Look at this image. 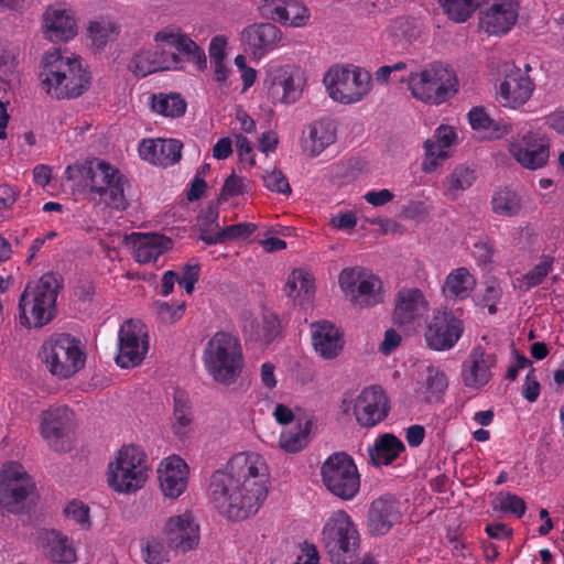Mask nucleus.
I'll return each mask as SVG.
<instances>
[{
	"mask_svg": "<svg viewBox=\"0 0 564 564\" xmlns=\"http://www.w3.org/2000/svg\"><path fill=\"white\" fill-rule=\"evenodd\" d=\"M65 514L80 524L83 528H88L89 522V508L85 503L73 500L65 508Z\"/></svg>",
	"mask_w": 564,
	"mask_h": 564,
	"instance_id": "obj_53",
	"label": "nucleus"
},
{
	"mask_svg": "<svg viewBox=\"0 0 564 564\" xmlns=\"http://www.w3.org/2000/svg\"><path fill=\"white\" fill-rule=\"evenodd\" d=\"M390 409V400L384 390H360L354 402V415L364 427H373L382 422Z\"/></svg>",
	"mask_w": 564,
	"mask_h": 564,
	"instance_id": "obj_21",
	"label": "nucleus"
},
{
	"mask_svg": "<svg viewBox=\"0 0 564 564\" xmlns=\"http://www.w3.org/2000/svg\"><path fill=\"white\" fill-rule=\"evenodd\" d=\"M159 36L166 41V45L170 48L175 47L176 53H178L183 61L186 59L187 62L194 63L199 70L207 67L204 51L186 34L165 29L159 32Z\"/></svg>",
	"mask_w": 564,
	"mask_h": 564,
	"instance_id": "obj_33",
	"label": "nucleus"
},
{
	"mask_svg": "<svg viewBox=\"0 0 564 564\" xmlns=\"http://www.w3.org/2000/svg\"><path fill=\"white\" fill-rule=\"evenodd\" d=\"M242 37L252 54L260 57L278 46L282 40V34L274 24L260 23L246 28Z\"/></svg>",
	"mask_w": 564,
	"mask_h": 564,
	"instance_id": "obj_31",
	"label": "nucleus"
},
{
	"mask_svg": "<svg viewBox=\"0 0 564 564\" xmlns=\"http://www.w3.org/2000/svg\"><path fill=\"white\" fill-rule=\"evenodd\" d=\"M74 414L67 406L51 408L42 412L40 433L55 452L70 449Z\"/></svg>",
	"mask_w": 564,
	"mask_h": 564,
	"instance_id": "obj_16",
	"label": "nucleus"
},
{
	"mask_svg": "<svg viewBox=\"0 0 564 564\" xmlns=\"http://www.w3.org/2000/svg\"><path fill=\"white\" fill-rule=\"evenodd\" d=\"M427 308V302L417 289L401 290L398 293L393 318L399 325L412 323L422 317Z\"/></svg>",
	"mask_w": 564,
	"mask_h": 564,
	"instance_id": "obj_32",
	"label": "nucleus"
},
{
	"mask_svg": "<svg viewBox=\"0 0 564 564\" xmlns=\"http://www.w3.org/2000/svg\"><path fill=\"white\" fill-rule=\"evenodd\" d=\"M158 474L165 497L176 499L185 491L188 468L181 457L174 455L162 460Z\"/></svg>",
	"mask_w": 564,
	"mask_h": 564,
	"instance_id": "obj_24",
	"label": "nucleus"
},
{
	"mask_svg": "<svg viewBox=\"0 0 564 564\" xmlns=\"http://www.w3.org/2000/svg\"><path fill=\"white\" fill-rule=\"evenodd\" d=\"M118 341L117 365L121 368L137 367L149 349L145 325L138 319L126 321L119 329Z\"/></svg>",
	"mask_w": 564,
	"mask_h": 564,
	"instance_id": "obj_15",
	"label": "nucleus"
},
{
	"mask_svg": "<svg viewBox=\"0 0 564 564\" xmlns=\"http://www.w3.org/2000/svg\"><path fill=\"white\" fill-rule=\"evenodd\" d=\"M405 451L403 442L391 433L379 435L368 447L369 458L373 466H388Z\"/></svg>",
	"mask_w": 564,
	"mask_h": 564,
	"instance_id": "obj_34",
	"label": "nucleus"
},
{
	"mask_svg": "<svg viewBox=\"0 0 564 564\" xmlns=\"http://www.w3.org/2000/svg\"><path fill=\"white\" fill-rule=\"evenodd\" d=\"M364 198L368 204L379 207L391 202L394 198V194L391 191L383 188L380 191H370L365 194Z\"/></svg>",
	"mask_w": 564,
	"mask_h": 564,
	"instance_id": "obj_60",
	"label": "nucleus"
},
{
	"mask_svg": "<svg viewBox=\"0 0 564 564\" xmlns=\"http://www.w3.org/2000/svg\"><path fill=\"white\" fill-rule=\"evenodd\" d=\"M62 288L54 273L44 274L39 281L29 283L19 301L20 323L25 327H42L55 315V303Z\"/></svg>",
	"mask_w": 564,
	"mask_h": 564,
	"instance_id": "obj_5",
	"label": "nucleus"
},
{
	"mask_svg": "<svg viewBox=\"0 0 564 564\" xmlns=\"http://www.w3.org/2000/svg\"><path fill=\"white\" fill-rule=\"evenodd\" d=\"M155 42L158 43L156 47L153 48V53L156 54V59L161 65V69H182L183 58L180 57L178 53H176L175 47H169L166 41L164 39H160L159 32L154 36Z\"/></svg>",
	"mask_w": 564,
	"mask_h": 564,
	"instance_id": "obj_49",
	"label": "nucleus"
},
{
	"mask_svg": "<svg viewBox=\"0 0 564 564\" xmlns=\"http://www.w3.org/2000/svg\"><path fill=\"white\" fill-rule=\"evenodd\" d=\"M518 19L514 0H491L480 11L479 25L488 34L507 33Z\"/></svg>",
	"mask_w": 564,
	"mask_h": 564,
	"instance_id": "obj_22",
	"label": "nucleus"
},
{
	"mask_svg": "<svg viewBox=\"0 0 564 564\" xmlns=\"http://www.w3.org/2000/svg\"><path fill=\"white\" fill-rule=\"evenodd\" d=\"M243 192L242 178L231 174L225 181L220 193V199H227L228 197L238 196Z\"/></svg>",
	"mask_w": 564,
	"mask_h": 564,
	"instance_id": "obj_58",
	"label": "nucleus"
},
{
	"mask_svg": "<svg viewBox=\"0 0 564 564\" xmlns=\"http://www.w3.org/2000/svg\"><path fill=\"white\" fill-rule=\"evenodd\" d=\"M40 79L43 89L57 99L76 98L90 84V75L82 58L73 53H63L59 48L44 55Z\"/></svg>",
	"mask_w": 564,
	"mask_h": 564,
	"instance_id": "obj_2",
	"label": "nucleus"
},
{
	"mask_svg": "<svg viewBox=\"0 0 564 564\" xmlns=\"http://www.w3.org/2000/svg\"><path fill=\"white\" fill-rule=\"evenodd\" d=\"M322 542L332 564H354L358 560L360 534L345 510L334 511L322 530Z\"/></svg>",
	"mask_w": 564,
	"mask_h": 564,
	"instance_id": "obj_6",
	"label": "nucleus"
},
{
	"mask_svg": "<svg viewBox=\"0 0 564 564\" xmlns=\"http://www.w3.org/2000/svg\"><path fill=\"white\" fill-rule=\"evenodd\" d=\"M502 296V289L495 281L488 282L484 294L478 300L477 304L484 303H498Z\"/></svg>",
	"mask_w": 564,
	"mask_h": 564,
	"instance_id": "obj_61",
	"label": "nucleus"
},
{
	"mask_svg": "<svg viewBox=\"0 0 564 564\" xmlns=\"http://www.w3.org/2000/svg\"><path fill=\"white\" fill-rule=\"evenodd\" d=\"M437 3L449 20L463 23L474 14L479 0H437Z\"/></svg>",
	"mask_w": 564,
	"mask_h": 564,
	"instance_id": "obj_45",
	"label": "nucleus"
},
{
	"mask_svg": "<svg viewBox=\"0 0 564 564\" xmlns=\"http://www.w3.org/2000/svg\"><path fill=\"white\" fill-rule=\"evenodd\" d=\"M156 54L152 50H141L133 55L129 63V69L138 77L162 70Z\"/></svg>",
	"mask_w": 564,
	"mask_h": 564,
	"instance_id": "obj_46",
	"label": "nucleus"
},
{
	"mask_svg": "<svg viewBox=\"0 0 564 564\" xmlns=\"http://www.w3.org/2000/svg\"><path fill=\"white\" fill-rule=\"evenodd\" d=\"M476 177L475 170L465 165L456 166L444 181V195L452 200L456 199L474 184Z\"/></svg>",
	"mask_w": 564,
	"mask_h": 564,
	"instance_id": "obj_40",
	"label": "nucleus"
},
{
	"mask_svg": "<svg viewBox=\"0 0 564 564\" xmlns=\"http://www.w3.org/2000/svg\"><path fill=\"white\" fill-rule=\"evenodd\" d=\"M65 175L68 180L82 177L89 188L90 199L96 204H105L115 209L127 208L124 177L109 163L94 159L84 164L69 165Z\"/></svg>",
	"mask_w": 564,
	"mask_h": 564,
	"instance_id": "obj_3",
	"label": "nucleus"
},
{
	"mask_svg": "<svg viewBox=\"0 0 564 564\" xmlns=\"http://www.w3.org/2000/svg\"><path fill=\"white\" fill-rule=\"evenodd\" d=\"M256 230V225L249 223H239L221 229V236L225 241L236 239H247Z\"/></svg>",
	"mask_w": 564,
	"mask_h": 564,
	"instance_id": "obj_55",
	"label": "nucleus"
},
{
	"mask_svg": "<svg viewBox=\"0 0 564 564\" xmlns=\"http://www.w3.org/2000/svg\"><path fill=\"white\" fill-rule=\"evenodd\" d=\"M269 471L257 453H238L225 468L215 470L209 481V497L220 514L229 520H245L254 514L268 496Z\"/></svg>",
	"mask_w": 564,
	"mask_h": 564,
	"instance_id": "obj_1",
	"label": "nucleus"
},
{
	"mask_svg": "<svg viewBox=\"0 0 564 564\" xmlns=\"http://www.w3.org/2000/svg\"><path fill=\"white\" fill-rule=\"evenodd\" d=\"M328 95L340 104L360 101L371 89V77L367 70L358 67H332L324 76Z\"/></svg>",
	"mask_w": 564,
	"mask_h": 564,
	"instance_id": "obj_11",
	"label": "nucleus"
},
{
	"mask_svg": "<svg viewBox=\"0 0 564 564\" xmlns=\"http://www.w3.org/2000/svg\"><path fill=\"white\" fill-rule=\"evenodd\" d=\"M155 307L161 321L164 323H173L182 317L185 310V303L183 302L177 306H174L166 302H158Z\"/></svg>",
	"mask_w": 564,
	"mask_h": 564,
	"instance_id": "obj_56",
	"label": "nucleus"
},
{
	"mask_svg": "<svg viewBox=\"0 0 564 564\" xmlns=\"http://www.w3.org/2000/svg\"><path fill=\"white\" fill-rule=\"evenodd\" d=\"M46 555L56 563H73L76 561V552L72 541L67 536L52 532L47 538Z\"/></svg>",
	"mask_w": 564,
	"mask_h": 564,
	"instance_id": "obj_42",
	"label": "nucleus"
},
{
	"mask_svg": "<svg viewBox=\"0 0 564 564\" xmlns=\"http://www.w3.org/2000/svg\"><path fill=\"white\" fill-rule=\"evenodd\" d=\"M463 322L453 312L436 311L426 325L425 340L435 350L451 349L462 337Z\"/></svg>",
	"mask_w": 564,
	"mask_h": 564,
	"instance_id": "obj_18",
	"label": "nucleus"
},
{
	"mask_svg": "<svg viewBox=\"0 0 564 564\" xmlns=\"http://www.w3.org/2000/svg\"><path fill=\"white\" fill-rule=\"evenodd\" d=\"M312 421L299 422L295 427L280 434L279 446L286 453H299L308 444V434L312 430Z\"/></svg>",
	"mask_w": 564,
	"mask_h": 564,
	"instance_id": "obj_41",
	"label": "nucleus"
},
{
	"mask_svg": "<svg viewBox=\"0 0 564 564\" xmlns=\"http://www.w3.org/2000/svg\"><path fill=\"white\" fill-rule=\"evenodd\" d=\"M491 206L495 214L512 217L519 214L522 208V203L517 192L506 187L494 194Z\"/></svg>",
	"mask_w": 564,
	"mask_h": 564,
	"instance_id": "obj_44",
	"label": "nucleus"
},
{
	"mask_svg": "<svg viewBox=\"0 0 564 564\" xmlns=\"http://www.w3.org/2000/svg\"><path fill=\"white\" fill-rule=\"evenodd\" d=\"M426 159L424 160V170L431 172L436 169L438 160L448 158V151L442 143L434 139L425 141Z\"/></svg>",
	"mask_w": 564,
	"mask_h": 564,
	"instance_id": "obj_50",
	"label": "nucleus"
},
{
	"mask_svg": "<svg viewBox=\"0 0 564 564\" xmlns=\"http://www.w3.org/2000/svg\"><path fill=\"white\" fill-rule=\"evenodd\" d=\"M322 481L326 489L341 500H352L360 489V475L351 456L337 452L321 466Z\"/></svg>",
	"mask_w": 564,
	"mask_h": 564,
	"instance_id": "obj_9",
	"label": "nucleus"
},
{
	"mask_svg": "<svg viewBox=\"0 0 564 564\" xmlns=\"http://www.w3.org/2000/svg\"><path fill=\"white\" fill-rule=\"evenodd\" d=\"M425 437V427L423 425L414 424L406 429L405 440L410 447H417L422 444Z\"/></svg>",
	"mask_w": 564,
	"mask_h": 564,
	"instance_id": "obj_62",
	"label": "nucleus"
},
{
	"mask_svg": "<svg viewBox=\"0 0 564 564\" xmlns=\"http://www.w3.org/2000/svg\"><path fill=\"white\" fill-rule=\"evenodd\" d=\"M88 34L93 45L100 50L104 48L109 41L115 39L117 28L110 20L100 19L89 23Z\"/></svg>",
	"mask_w": 564,
	"mask_h": 564,
	"instance_id": "obj_47",
	"label": "nucleus"
},
{
	"mask_svg": "<svg viewBox=\"0 0 564 564\" xmlns=\"http://www.w3.org/2000/svg\"><path fill=\"white\" fill-rule=\"evenodd\" d=\"M198 524L191 512L171 517L166 522L165 534L171 549L186 553L198 545Z\"/></svg>",
	"mask_w": 564,
	"mask_h": 564,
	"instance_id": "obj_23",
	"label": "nucleus"
},
{
	"mask_svg": "<svg viewBox=\"0 0 564 564\" xmlns=\"http://www.w3.org/2000/svg\"><path fill=\"white\" fill-rule=\"evenodd\" d=\"M40 356L47 370L59 379L73 377L86 360L79 340L69 334L52 335L43 343Z\"/></svg>",
	"mask_w": 564,
	"mask_h": 564,
	"instance_id": "obj_8",
	"label": "nucleus"
},
{
	"mask_svg": "<svg viewBox=\"0 0 564 564\" xmlns=\"http://www.w3.org/2000/svg\"><path fill=\"white\" fill-rule=\"evenodd\" d=\"M509 151L517 162L529 170L544 166L550 155L547 141L540 133L531 130L512 137Z\"/></svg>",
	"mask_w": 564,
	"mask_h": 564,
	"instance_id": "obj_17",
	"label": "nucleus"
},
{
	"mask_svg": "<svg viewBox=\"0 0 564 564\" xmlns=\"http://www.w3.org/2000/svg\"><path fill=\"white\" fill-rule=\"evenodd\" d=\"M312 344L324 359L336 358L344 347L343 334L333 323L318 321L311 324Z\"/></svg>",
	"mask_w": 564,
	"mask_h": 564,
	"instance_id": "obj_26",
	"label": "nucleus"
},
{
	"mask_svg": "<svg viewBox=\"0 0 564 564\" xmlns=\"http://www.w3.org/2000/svg\"><path fill=\"white\" fill-rule=\"evenodd\" d=\"M207 372L219 384H234L245 367V356L238 337L217 332L207 341L204 354Z\"/></svg>",
	"mask_w": 564,
	"mask_h": 564,
	"instance_id": "obj_4",
	"label": "nucleus"
},
{
	"mask_svg": "<svg viewBox=\"0 0 564 564\" xmlns=\"http://www.w3.org/2000/svg\"><path fill=\"white\" fill-rule=\"evenodd\" d=\"M182 148V142L175 139L143 140L139 152L142 159L165 167L181 160Z\"/></svg>",
	"mask_w": 564,
	"mask_h": 564,
	"instance_id": "obj_28",
	"label": "nucleus"
},
{
	"mask_svg": "<svg viewBox=\"0 0 564 564\" xmlns=\"http://www.w3.org/2000/svg\"><path fill=\"white\" fill-rule=\"evenodd\" d=\"M145 454L134 445L123 446L109 464L108 482L118 492H131L143 486L148 478Z\"/></svg>",
	"mask_w": 564,
	"mask_h": 564,
	"instance_id": "obj_10",
	"label": "nucleus"
},
{
	"mask_svg": "<svg viewBox=\"0 0 564 564\" xmlns=\"http://www.w3.org/2000/svg\"><path fill=\"white\" fill-rule=\"evenodd\" d=\"M497 368L495 351L481 346L471 349L468 358L463 364L462 376L467 388H481L489 384Z\"/></svg>",
	"mask_w": 564,
	"mask_h": 564,
	"instance_id": "obj_20",
	"label": "nucleus"
},
{
	"mask_svg": "<svg viewBox=\"0 0 564 564\" xmlns=\"http://www.w3.org/2000/svg\"><path fill=\"white\" fill-rule=\"evenodd\" d=\"M499 509L502 512L512 513L517 516V518H522L525 513L527 505L518 495L507 494L500 499Z\"/></svg>",
	"mask_w": 564,
	"mask_h": 564,
	"instance_id": "obj_54",
	"label": "nucleus"
},
{
	"mask_svg": "<svg viewBox=\"0 0 564 564\" xmlns=\"http://www.w3.org/2000/svg\"><path fill=\"white\" fill-rule=\"evenodd\" d=\"M468 119L471 128L484 132V137L488 139H498L511 131L509 123L491 119L481 107H474L468 113Z\"/></svg>",
	"mask_w": 564,
	"mask_h": 564,
	"instance_id": "obj_38",
	"label": "nucleus"
},
{
	"mask_svg": "<svg viewBox=\"0 0 564 564\" xmlns=\"http://www.w3.org/2000/svg\"><path fill=\"white\" fill-rule=\"evenodd\" d=\"M173 432L180 438L188 435L192 423V406L186 390H175Z\"/></svg>",
	"mask_w": 564,
	"mask_h": 564,
	"instance_id": "obj_39",
	"label": "nucleus"
},
{
	"mask_svg": "<svg viewBox=\"0 0 564 564\" xmlns=\"http://www.w3.org/2000/svg\"><path fill=\"white\" fill-rule=\"evenodd\" d=\"M551 270V263L541 262L524 275L527 288H533L543 282Z\"/></svg>",
	"mask_w": 564,
	"mask_h": 564,
	"instance_id": "obj_57",
	"label": "nucleus"
},
{
	"mask_svg": "<svg viewBox=\"0 0 564 564\" xmlns=\"http://www.w3.org/2000/svg\"><path fill=\"white\" fill-rule=\"evenodd\" d=\"M426 388H446L448 386V380L444 371L436 367H427L426 368Z\"/></svg>",
	"mask_w": 564,
	"mask_h": 564,
	"instance_id": "obj_59",
	"label": "nucleus"
},
{
	"mask_svg": "<svg viewBox=\"0 0 564 564\" xmlns=\"http://www.w3.org/2000/svg\"><path fill=\"white\" fill-rule=\"evenodd\" d=\"M226 40L223 36H215L209 44V57L212 63L224 62Z\"/></svg>",
	"mask_w": 564,
	"mask_h": 564,
	"instance_id": "obj_63",
	"label": "nucleus"
},
{
	"mask_svg": "<svg viewBox=\"0 0 564 564\" xmlns=\"http://www.w3.org/2000/svg\"><path fill=\"white\" fill-rule=\"evenodd\" d=\"M408 86L414 98L424 102L440 105L452 98L458 88L455 72L440 62L431 63L411 72Z\"/></svg>",
	"mask_w": 564,
	"mask_h": 564,
	"instance_id": "obj_7",
	"label": "nucleus"
},
{
	"mask_svg": "<svg viewBox=\"0 0 564 564\" xmlns=\"http://www.w3.org/2000/svg\"><path fill=\"white\" fill-rule=\"evenodd\" d=\"M44 28L52 42H67L77 33L76 20L66 9L48 8L44 13Z\"/></svg>",
	"mask_w": 564,
	"mask_h": 564,
	"instance_id": "obj_30",
	"label": "nucleus"
},
{
	"mask_svg": "<svg viewBox=\"0 0 564 564\" xmlns=\"http://www.w3.org/2000/svg\"><path fill=\"white\" fill-rule=\"evenodd\" d=\"M127 239L132 243L135 261L142 264L155 262L172 245L171 239L159 234L133 232Z\"/></svg>",
	"mask_w": 564,
	"mask_h": 564,
	"instance_id": "obj_29",
	"label": "nucleus"
},
{
	"mask_svg": "<svg viewBox=\"0 0 564 564\" xmlns=\"http://www.w3.org/2000/svg\"><path fill=\"white\" fill-rule=\"evenodd\" d=\"M534 85L520 69L511 70L499 86V100L505 107L517 108L531 97Z\"/></svg>",
	"mask_w": 564,
	"mask_h": 564,
	"instance_id": "obj_25",
	"label": "nucleus"
},
{
	"mask_svg": "<svg viewBox=\"0 0 564 564\" xmlns=\"http://www.w3.org/2000/svg\"><path fill=\"white\" fill-rule=\"evenodd\" d=\"M35 484L24 467L15 462L6 464L0 470V506L9 513H20L28 498L34 494Z\"/></svg>",
	"mask_w": 564,
	"mask_h": 564,
	"instance_id": "obj_12",
	"label": "nucleus"
},
{
	"mask_svg": "<svg viewBox=\"0 0 564 564\" xmlns=\"http://www.w3.org/2000/svg\"><path fill=\"white\" fill-rule=\"evenodd\" d=\"M279 334V322L272 315H265L261 322L250 323V337L256 341L270 344Z\"/></svg>",
	"mask_w": 564,
	"mask_h": 564,
	"instance_id": "obj_48",
	"label": "nucleus"
},
{
	"mask_svg": "<svg viewBox=\"0 0 564 564\" xmlns=\"http://www.w3.org/2000/svg\"><path fill=\"white\" fill-rule=\"evenodd\" d=\"M151 109L165 117H181L186 111V102L178 94H159L151 96Z\"/></svg>",
	"mask_w": 564,
	"mask_h": 564,
	"instance_id": "obj_43",
	"label": "nucleus"
},
{
	"mask_svg": "<svg viewBox=\"0 0 564 564\" xmlns=\"http://www.w3.org/2000/svg\"><path fill=\"white\" fill-rule=\"evenodd\" d=\"M295 564H319L317 549L313 544H306L302 554L297 556Z\"/></svg>",
	"mask_w": 564,
	"mask_h": 564,
	"instance_id": "obj_64",
	"label": "nucleus"
},
{
	"mask_svg": "<svg viewBox=\"0 0 564 564\" xmlns=\"http://www.w3.org/2000/svg\"><path fill=\"white\" fill-rule=\"evenodd\" d=\"M285 293L301 306L308 304L314 294L313 276L303 270H293L288 278Z\"/></svg>",
	"mask_w": 564,
	"mask_h": 564,
	"instance_id": "obj_37",
	"label": "nucleus"
},
{
	"mask_svg": "<svg viewBox=\"0 0 564 564\" xmlns=\"http://www.w3.org/2000/svg\"><path fill=\"white\" fill-rule=\"evenodd\" d=\"M339 285L345 296L359 307H370L383 301L381 281L361 268H347L339 274Z\"/></svg>",
	"mask_w": 564,
	"mask_h": 564,
	"instance_id": "obj_13",
	"label": "nucleus"
},
{
	"mask_svg": "<svg viewBox=\"0 0 564 564\" xmlns=\"http://www.w3.org/2000/svg\"><path fill=\"white\" fill-rule=\"evenodd\" d=\"M476 286V279L465 267L449 272L443 285V293L447 299L465 300Z\"/></svg>",
	"mask_w": 564,
	"mask_h": 564,
	"instance_id": "obj_36",
	"label": "nucleus"
},
{
	"mask_svg": "<svg viewBox=\"0 0 564 564\" xmlns=\"http://www.w3.org/2000/svg\"><path fill=\"white\" fill-rule=\"evenodd\" d=\"M400 500L391 495L384 494L375 499L368 509L367 527L373 536L386 535L402 519Z\"/></svg>",
	"mask_w": 564,
	"mask_h": 564,
	"instance_id": "obj_19",
	"label": "nucleus"
},
{
	"mask_svg": "<svg viewBox=\"0 0 564 564\" xmlns=\"http://www.w3.org/2000/svg\"><path fill=\"white\" fill-rule=\"evenodd\" d=\"M142 557L148 564H161L165 560L163 543L155 539L148 540L142 546Z\"/></svg>",
	"mask_w": 564,
	"mask_h": 564,
	"instance_id": "obj_52",
	"label": "nucleus"
},
{
	"mask_svg": "<svg viewBox=\"0 0 564 564\" xmlns=\"http://www.w3.org/2000/svg\"><path fill=\"white\" fill-rule=\"evenodd\" d=\"M335 141V122L330 119H322L314 121L303 131L301 147L307 156L315 158Z\"/></svg>",
	"mask_w": 564,
	"mask_h": 564,
	"instance_id": "obj_27",
	"label": "nucleus"
},
{
	"mask_svg": "<svg viewBox=\"0 0 564 564\" xmlns=\"http://www.w3.org/2000/svg\"><path fill=\"white\" fill-rule=\"evenodd\" d=\"M265 14L275 22L295 28L303 26L310 18L308 9L297 1L272 3L265 8Z\"/></svg>",
	"mask_w": 564,
	"mask_h": 564,
	"instance_id": "obj_35",
	"label": "nucleus"
},
{
	"mask_svg": "<svg viewBox=\"0 0 564 564\" xmlns=\"http://www.w3.org/2000/svg\"><path fill=\"white\" fill-rule=\"evenodd\" d=\"M262 178L264 186L271 192H276L284 195H290L292 192L289 181L281 170L274 167L271 171H267Z\"/></svg>",
	"mask_w": 564,
	"mask_h": 564,
	"instance_id": "obj_51",
	"label": "nucleus"
},
{
	"mask_svg": "<svg viewBox=\"0 0 564 564\" xmlns=\"http://www.w3.org/2000/svg\"><path fill=\"white\" fill-rule=\"evenodd\" d=\"M305 83L304 73L294 65L272 66L267 72L265 85L273 102H296L302 96Z\"/></svg>",
	"mask_w": 564,
	"mask_h": 564,
	"instance_id": "obj_14",
	"label": "nucleus"
}]
</instances>
